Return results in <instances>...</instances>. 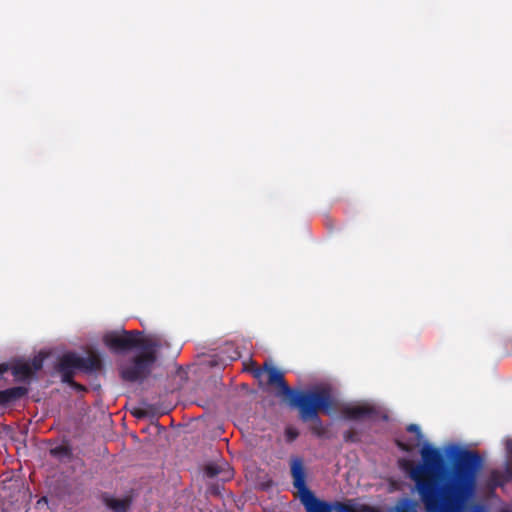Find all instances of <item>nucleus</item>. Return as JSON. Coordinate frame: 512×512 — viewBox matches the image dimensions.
<instances>
[{
  "instance_id": "obj_20",
  "label": "nucleus",
  "mask_w": 512,
  "mask_h": 512,
  "mask_svg": "<svg viewBox=\"0 0 512 512\" xmlns=\"http://www.w3.org/2000/svg\"><path fill=\"white\" fill-rule=\"evenodd\" d=\"M220 473V469L219 467H216L214 465H208L206 468H205V474L210 477V478H213L215 476H217L218 474Z\"/></svg>"
},
{
  "instance_id": "obj_1",
  "label": "nucleus",
  "mask_w": 512,
  "mask_h": 512,
  "mask_svg": "<svg viewBox=\"0 0 512 512\" xmlns=\"http://www.w3.org/2000/svg\"><path fill=\"white\" fill-rule=\"evenodd\" d=\"M420 454L422 463L403 460L401 466L414 482L413 491L425 512H489L485 503L474 500L483 463L477 451L454 447L446 467L440 450L429 443Z\"/></svg>"
},
{
  "instance_id": "obj_5",
  "label": "nucleus",
  "mask_w": 512,
  "mask_h": 512,
  "mask_svg": "<svg viewBox=\"0 0 512 512\" xmlns=\"http://www.w3.org/2000/svg\"><path fill=\"white\" fill-rule=\"evenodd\" d=\"M103 368V363L100 355L96 352H91L87 357L79 356L75 352L64 353L55 366L56 371H82L86 374H93L99 372Z\"/></svg>"
},
{
  "instance_id": "obj_13",
  "label": "nucleus",
  "mask_w": 512,
  "mask_h": 512,
  "mask_svg": "<svg viewBox=\"0 0 512 512\" xmlns=\"http://www.w3.org/2000/svg\"><path fill=\"white\" fill-rule=\"evenodd\" d=\"M407 431L410 432V433H413L415 435V439L414 440H409V441H401V440H396V445L397 447L404 451V452H412L416 447H418L423 439V434L421 432V429L420 427L417 425V424H410L407 426Z\"/></svg>"
},
{
  "instance_id": "obj_7",
  "label": "nucleus",
  "mask_w": 512,
  "mask_h": 512,
  "mask_svg": "<svg viewBox=\"0 0 512 512\" xmlns=\"http://www.w3.org/2000/svg\"><path fill=\"white\" fill-rule=\"evenodd\" d=\"M162 347L151 349H141L130 366L124 367L120 371L121 378L124 381L136 382L145 379L151 372L153 365L157 361V353Z\"/></svg>"
},
{
  "instance_id": "obj_15",
  "label": "nucleus",
  "mask_w": 512,
  "mask_h": 512,
  "mask_svg": "<svg viewBox=\"0 0 512 512\" xmlns=\"http://www.w3.org/2000/svg\"><path fill=\"white\" fill-rule=\"evenodd\" d=\"M63 383L68 384L71 388L76 390L77 392H87L88 389L83 384H80L74 380L75 373L73 371H57Z\"/></svg>"
},
{
  "instance_id": "obj_3",
  "label": "nucleus",
  "mask_w": 512,
  "mask_h": 512,
  "mask_svg": "<svg viewBox=\"0 0 512 512\" xmlns=\"http://www.w3.org/2000/svg\"><path fill=\"white\" fill-rule=\"evenodd\" d=\"M142 332L137 330L110 333L104 337V343L115 352H125L132 349H151L169 346L161 337L149 335L141 337Z\"/></svg>"
},
{
  "instance_id": "obj_11",
  "label": "nucleus",
  "mask_w": 512,
  "mask_h": 512,
  "mask_svg": "<svg viewBox=\"0 0 512 512\" xmlns=\"http://www.w3.org/2000/svg\"><path fill=\"white\" fill-rule=\"evenodd\" d=\"M342 416L347 420H361L364 418H374L378 415V410L369 404L345 406Z\"/></svg>"
},
{
  "instance_id": "obj_23",
  "label": "nucleus",
  "mask_w": 512,
  "mask_h": 512,
  "mask_svg": "<svg viewBox=\"0 0 512 512\" xmlns=\"http://www.w3.org/2000/svg\"><path fill=\"white\" fill-rule=\"evenodd\" d=\"M133 415H134V416H136V417H138V418H140V417L145 416V412H144V411H142V410H137V411H135V412L133 413Z\"/></svg>"
},
{
  "instance_id": "obj_9",
  "label": "nucleus",
  "mask_w": 512,
  "mask_h": 512,
  "mask_svg": "<svg viewBox=\"0 0 512 512\" xmlns=\"http://www.w3.org/2000/svg\"><path fill=\"white\" fill-rule=\"evenodd\" d=\"M512 480V461H507L503 470L493 469L486 479V487L493 492Z\"/></svg>"
},
{
  "instance_id": "obj_19",
  "label": "nucleus",
  "mask_w": 512,
  "mask_h": 512,
  "mask_svg": "<svg viewBox=\"0 0 512 512\" xmlns=\"http://www.w3.org/2000/svg\"><path fill=\"white\" fill-rule=\"evenodd\" d=\"M343 438L345 442L350 443H358L360 441L358 433L353 429L345 431L343 434Z\"/></svg>"
},
{
  "instance_id": "obj_24",
  "label": "nucleus",
  "mask_w": 512,
  "mask_h": 512,
  "mask_svg": "<svg viewBox=\"0 0 512 512\" xmlns=\"http://www.w3.org/2000/svg\"><path fill=\"white\" fill-rule=\"evenodd\" d=\"M262 371L260 369L255 371V376L259 377L261 375Z\"/></svg>"
},
{
  "instance_id": "obj_8",
  "label": "nucleus",
  "mask_w": 512,
  "mask_h": 512,
  "mask_svg": "<svg viewBox=\"0 0 512 512\" xmlns=\"http://www.w3.org/2000/svg\"><path fill=\"white\" fill-rule=\"evenodd\" d=\"M43 367V358L35 356L30 360H16L9 363L0 364V375L11 371L16 382L30 383L35 375Z\"/></svg>"
},
{
  "instance_id": "obj_16",
  "label": "nucleus",
  "mask_w": 512,
  "mask_h": 512,
  "mask_svg": "<svg viewBox=\"0 0 512 512\" xmlns=\"http://www.w3.org/2000/svg\"><path fill=\"white\" fill-rule=\"evenodd\" d=\"M49 453L58 460L70 459L72 457V449L69 445H58L51 448Z\"/></svg>"
},
{
  "instance_id": "obj_17",
  "label": "nucleus",
  "mask_w": 512,
  "mask_h": 512,
  "mask_svg": "<svg viewBox=\"0 0 512 512\" xmlns=\"http://www.w3.org/2000/svg\"><path fill=\"white\" fill-rule=\"evenodd\" d=\"M104 503L115 512H126L128 506L127 501L108 496L104 497Z\"/></svg>"
},
{
  "instance_id": "obj_21",
  "label": "nucleus",
  "mask_w": 512,
  "mask_h": 512,
  "mask_svg": "<svg viewBox=\"0 0 512 512\" xmlns=\"http://www.w3.org/2000/svg\"><path fill=\"white\" fill-rule=\"evenodd\" d=\"M286 436L289 441H294L299 436V433L296 429L289 427L286 429Z\"/></svg>"
},
{
  "instance_id": "obj_2",
  "label": "nucleus",
  "mask_w": 512,
  "mask_h": 512,
  "mask_svg": "<svg viewBox=\"0 0 512 512\" xmlns=\"http://www.w3.org/2000/svg\"><path fill=\"white\" fill-rule=\"evenodd\" d=\"M333 406V399L328 389L322 388L314 391L300 390L292 399L291 407L298 409L299 418L303 422H312L310 430L312 434L323 438L327 434L318 413L330 414Z\"/></svg>"
},
{
  "instance_id": "obj_10",
  "label": "nucleus",
  "mask_w": 512,
  "mask_h": 512,
  "mask_svg": "<svg viewBox=\"0 0 512 512\" xmlns=\"http://www.w3.org/2000/svg\"><path fill=\"white\" fill-rule=\"evenodd\" d=\"M265 372L267 374V383L269 385L278 386L282 393L288 397L289 405L291 406V399L299 392L292 390L284 379V374L272 365H265Z\"/></svg>"
},
{
  "instance_id": "obj_22",
  "label": "nucleus",
  "mask_w": 512,
  "mask_h": 512,
  "mask_svg": "<svg viewBox=\"0 0 512 512\" xmlns=\"http://www.w3.org/2000/svg\"><path fill=\"white\" fill-rule=\"evenodd\" d=\"M505 449H506L507 455L509 457H512V439L506 440Z\"/></svg>"
},
{
  "instance_id": "obj_18",
  "label": "nucleus",
  "mask_w": 512,
  "mask_h": 512,
  "mask_svg": "<svg viewBox=\"0 0 512 512\" xmlns=\"http://www.w3.org/2000/svg\"><path fill=\"white\" fill-rule=\"evenodd\" d=\"M333 510L336 512H358L356 507L352 504L335 501L332 503Z\"/></svg>"
},
{
  "instance_id": "obj_12",
  "label": "nucleus",
  "mask_w": 512,
  "mask_h": 512,
  "mask_svg": "<svg viewBox=\"0 0 512 512\" xmlns=\"http://www.w3.org/2000/svg\"><path fill=\"white\" fill-rule=\"evenodd\" d=\"M29 390L24 386H15L0 390V406L7 407L15 404L28 394Z\"/></svg>"
},
{
  "instance_id": "obj_14",
  "label": "nucleus",
  "mask_w": 512,
  "mask_h": 512,
  "mask_svg": "<svg viewBox=\"0 0 512 512\" xmlns=\"http://www.w3.org/2000/svg\"><path fill=\"white\" fill-rule=\"evenodd\" d=\"M419 503L411 498L402 497L397 500L394 506L386 509L385 512H419Z\"/></svg>"
},
{
  "instance_id": "obj_4",
  "label": "nucleus",
  "mask_w": 512,
  "mask_h": 512,
  "mask_svg": "<svg viewBox=\"0 0 512 512\" xmlns=\"http://www.w3.org/2000/svg\"><path fill=\"white\" fill-rule=\"evenodd\" d=\"M293 486L298 490L299 498L306 512H332V502L321 500L306 485V470L302 459L291 461Z\"/></svg>"
},
{
  "instance_id": "obj_6",
  "label": "nucleus",
  "mask_w": 512,
  "mask_h": 512,
  "mask_svg": "<svg viewBox=\"0 0 512 512\" xmlns=\"http://www.w3.org/2000/svg\"><path fill=\"white\" fill-rule=\"evenodd\" d=\"M162 347L151 349H141L130 366L124 367L120 371L121 378L124 381L136 382L145 379L151 372L153 365L157 361V353Z\"/></svg>"
}]
</instances>
